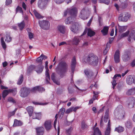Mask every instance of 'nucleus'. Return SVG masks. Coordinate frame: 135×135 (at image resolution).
<instances>
[{"label": "nucleus", "mask_w": 135, "mask_h": 135, "mask_svg": "<svg viewBox=\"0 0 135 135\" xmlns=\"http://www.w3.org/2000/svg\"><path fill=\"white\" fill-rule=\"evenodd\" d=\"M47 2V0H39L38 3V6L40 9H44L46 7Z\"/></svg>", "instance_id": "10"}, {"label": "nucleus", "mask_w": 135, "mask_h": 135, "mask_svg": "<svg viewBox=\"0 0 135 135\" xmlns=\"http://www.w3.org/2000/svg\"><path fill=\"white\" fill-rule=\"evenodd\" d=\"M38 86H36L33 88L31 90V92L33 93H35L37 91H38Z\"/></svg>", "instance_id": "51"}, {"label": "nucleus", "mask_w": 135, "mask_h": 135, "mask_svg": "<svg viewBox=\"0 0 135 135\" xmlns=\"http://www.w3.org/2000/svg\"><path fill=\"white\" fill-rule=\"evenodd\" d=\"M48 61H46L45 62V68L46 69L45 72L46 80L47 83H49L50 80V75L49 71L48 68Z\"/></svg>", "instance_id": "13"}, {"label": "nucleus", "mask_w": 135, "mask_h": 135, "mask_svg": "<svg viewBox=\"0 0 135 135\" xmlns=\"http://www.w3.org/2000/svg\"><path fill=\"white\" fill-rule=\"evenodd\" d=\"M73 111V108H72V107L70 108L67 109L66 111L65 112V113H69Z\"/></svg>", "instance_id": "55"}, {"label": "nucleus", "mask_w": 135, "mask_h": 135, "mask_svg": "<svg viewBox=\"0 0 135 135\" xmlns=\"http://www.w3.org/2000/svg\"><path fill=\"white\" fill-rule=\"evenodd\" d=\"M51 78L54 83L58 85L60 84V82L58 81H56L55 79V75L54 73H53L52 74L51 76Z\"/></svg>", "instance_id": "35"}, {"label": "nucleus", "mask_w": 135, "mask_h": 135, "mask_svg": "<svg viewBox=\"0 0 135 135\" xmlns=\"http://www.w3.org/2000/svg\"><path fill=\"white\" fill-rule=\"evenodd\" d=\"M76 63V58L75 57H74L71 60V71L73 72L74 71Z\"/></svg>", "instance_id": "18"}, {"label": "nucleus", "mask_w": 135, "mask_h": 135, "mask_svg": "<svg viewBox=\"0 0 135 135\" xmlns=\"http://www.w3.org/2000/svg\"><path fill=\"white\" fill-rule=\"evenodd\" d=\"M33 12L36 17L38 18H42L43 17L35 10L33 11Z\"/></svg>", "instance_id": "39"}, {"label": "nucleus", "mask_w": 135, "mask_h": 135, "mask_svg": "<svg viewBox=\"0 0 135 135\" xmlns=\"http://www.w3.org/2000/svg\"><path fill=\"white\" fill-rule=\"evenodd\" d=\"M73 130V128L71 127L66 129V133L67 135H70L71 133Z\"/></svg>", "instance_id": "43"}, {"label": "nucleus", "mask_w": 135, "mask_h": 135, "mask_svg": "<svg viewBox=\"0 0 135 135\" xmlns=\"http://www.w3.org/2000/svg\"><path fill=\"white\" fill-rule=\"evenodd\" d=\"M80 37L75 36L73 39V41L74 44L76 45L78 44L80 39Z\"/></svg>", "instance_id": "28"}, {"label": "nucleus", "mask_w": 135, "mask_h": 135, "mask_svg": "<svg viewBox=\"0 0 135 135\" xmlns=\"http://www.w3.org/2000/svg\"><path fill=\"white\" fill-rule=\"evenodd\" d=\"M44 68V66L41 65H39L36 67L34 65H32L30 67L29 69L32 70L35 69L37 73H40L42 71Z\"/></svg>", "instance_id": "9"}, {"label": "nucleus", "mask_w": 135, "mask_h": 135, "mask_svg": "<svg viewBox=\"0 0 135 135\" xmlns=\"http://www.w3.org/2000/svg\"><path fill=\"white\" fill-rule=\"evenodd\" d=\"M99 1L100 3H104L108 4L110 2V0H99Z\"/></svg>", "instance_id": "50"}, {"label": "nucleus", "mask_w": 135, "mask_h": 135, "mask_svg": "<svg viewBox=\"0 0 135 135\" xmlns=\"http://www.w3.org/2000/svg\"><path fill=\"white\" fill-rule=\"evenodd\" d=\"M126 126L128 128H131L132 126V123L130 120H128L126 123Z\"/></svg>", "instance_id": "44"}, {"label": "nucleus", "mask_w": 135, "mask_h": 135, "mask_svg": "<svg viewBox=\"0 0 135 135\" xmlns=\"http://www.w3.org/2000/svg\"><path fill=\"white\" fill-rule=\"evenodd\" d=\"M135 103V99L134 98L132 97L130 98L129 101L128 102V107L129 108L133 107Z\"/></svg>", "instance_id": "17"}, {"label": "nucleus", "mask_w": 135, "mask_h": 135, "mask_svg": "<svg viewBox=\"0 0 135 135\" xmlns=\"http://www.w3.org/2000/svg\"><path fill=\"white\" fill-rule=\"evenodd\" d=\"M44 126L47 130H49L51 127V122L50 121H46L44 123Z\"/></svg>", "instance_id": "22"}, {"label": "nucleus", "mask_w": 135, "mask_h": 135, "mask_svg": "<svg viewBox=\"0 0 135 135\" xmlns=\"http://www.w3.org/2000/svg\"><path fill=\"white\" fill-rule=\"evenodd\" d=\"M15 110H14L12 112H9L8 114V117H10L11 116L13 115L15 113Z\"/></svg>", "instance_id": "57"}, {"label": "nucleus", "mask_w": 135, "mask_h": 135, "mask_svg": "<svg viewBox=\"0 0 135 135\" xmlns=\"http://www.w3.org/2000/svg\"><path fill=\"white\" fill-rule=\"evenodd\" d=\"M57 29L59 32L63 34L65 33L66 30L65 26L61 25H59L57 27Z\"/></svg>", "instance_id": "19"}, {"label": "nucleus", "mask_w": 135, "mask_h": 135, "mask_svg": "<svg viewBox=\"0 0 135 135\" xmlns=\"http://www.w3.org/2000/svg\"><path fill=\"white\" fill-rule=\"evenodd\" d=\"M31 91L30 89L24 87L22 88L20 91V95L22 97H27Z\"/></svg>", "instance_id": "5"}, {"label": "nucleus", "mask_w": 135, "mask_h": 135, "mask_svg": "<svg viewBox=\"0 0 135 135\" xmlns=\"http://www.w3.org/2000/svg\"><path fill=\"white\" fill-rule=\"evenodd\" d=\"M93 130V135H102L101 132L98 128L96 127Z\"/></svg>", "instance_id": "29"}, {"label": "nucleus", "mask_w": 135, "mask_h": 135, "mask_svg": "<svg viewBox=\"0 0 135 135\" xmlns=\"http://www.w3.org/2000/svg\"><path fill=\"white\" fill-rule=\"evenodd\" d=\"M129 33V31H128L125 33H122L120 36L121 37H126L128 35Z\"/></svg>", "instance_id": "49"}, {"label": "nucleus", "mask_w": 135, "mask_h": 135, "mask_svg": "<svg viewBox=\"0 0 135 135\" xmlns=\"http://www.w3.org/2000/svg\"><path fill=\"white\" fill-rule=\"evenodd\" d=\"M122 59L123 61L127 62L129 59L130 56L128 55H125L123 56Z\"/></svg>", "instance_id": "37"}, {"label": "nucleus", "mask_w": 135, "mask_h": 135, "mask_svg": "<svg viewBox=\"0 0 135 135\" xmlns=\"http://www.w3.org/2000/svg\"><path fill=\"white\" fill-rule=\"evenodd\" d=\"M93 18V16H92V17L90 19V20L88 22V23L87 24V26H89L90 25V24L92 22V20Z\"/></svg>", "instance_id": "62"}, {"label": "nucleus", "mask_w": 135, "mask_h": 135, "mask_svg": "<svg viewBox=\"0 0 135 135\" xmlns=\"http://www.w3.org/2000/svg\"><path fill=\"white\" fill-rule=\"evenodd\" d=\"M69 13V11L68 10V9L65 11L64 13V16H66Z\"/></svg>", "instance_id": "64"}, {"label": "nucleus", "mask_w": 135, "mask_h": 135, "mask_svg": "<svg viewBox=\"0 0 135 135\" xmlns=\"http://www.w3.org/2000/svg\"><path fill=\"white\" fill-rule=\"evenodd\" d=\"M69 11V13L71 16H73L75 17L76 16L77 13V8L75 7H73L68 9Z\"/></svg>", "instance_id": "12"}, {"label": "nucleus", "mask_w": 135, "mask_h": 135, "mask_svg": "<svg viewBox=\"0 0 135 135\" xmlns=\"http://www.w3.org/2000/svg\"><path fill=\"white\" fill-rule=\"evenodd\" d=\"M84 73L88 78H90L93 75V73L89 70L86 69L85 70Z\"/></svg>", "instance_id": "25"}, {"label": "nucleus", "mask_w": 135, "mask_h": 135, "mask_svg": "<svg viewBox=\"0 0 135 135\" xmlns=\"http://www.w3.org/2000/svg\"><path fill=\"white\" fill-rule=\"evenodd\" d=\"M90 13V10L86 8H84L81 11L79 17L81 19L85 20L88 18Z\"/></svg>", "instance_id": "4"}, {"label": "nucleus", "mask_w": 135, "mask_h": 135, "mask_svg": "<svg viewBox=\"0 0 135 135\" xmlns=\"http://www.w3.org/2000/svg\"><path fill=\"white\" fill-rule=\"evenodd\" d=\"M10 92H12L14 94V95H15L17 93L16 89L15 88L13 89L4 90L3 92V98H4Z\"/></svg>", "instance_id": "11"}, {"label": "nucleus", "mask_w": 135, "mask_h": 135, "mask_svg": "<svg viewBox=\"0 0 135 135\" xmlns=\"http://www.w3.org/2000/svg\"><path fill=\"white\" fill-rule=\"evenodd\" d=\"M110 44L109 43H107V45H106V47L105 49H107L109 50V49L110 48Z\"/></svg>", "instance_id": "63"}, {"label": "nucleus", "mask_w": 135, "mask_h": 135, "mask_svg": "<svg viewBox=\"0 0 135 135\" xmlns=\"http://www.w3.org/2000/svg\"><path fill=\"white\" fill-rule=\"evenodd\" d=\"M109 28L107 27H104L101 30V32L104 35H105L107 34Z\"/></svg>", "instance_id": "31"}, {"label": "nucleus", "mask_w": 135, "mask_h": 135, "mask_svg": "<svg viewBox=\"0 0 135 135\" xmlns=\"http://www.w3.org/2000/svg\"><path fill=\"white\" fill-rule=\"evenodd\" d=\"M36 130L37 135H43L44 131V129L43 127L36 128Z\"/></svg>", "instance_id": "21"}, {"label": "nucleus", "mask_w": 135, "mask_h": 135, "mask_svg": "<svg viewBox=\"0 0 135 135\" xmlns=\"http://www.w3.org/2000/svg\"><path fill=\"white\" fill-rule=\"evenodd\" d=\"M110 121L109 120L108 123V126L105 133V135H110Z\"/></svg>", "instance_id": "24"}, {"label": "nucleus", "mask_w": 135, "mask_h": 135, "mask_svg": "<svg viewBox=\"0 0 135 135\" xmlns=\"http://www.w3.org/2000/svg\"><path fill=\"white\" fill-rule=\"evenodd\" d=\"M132 79V78L131 76H128L126 79L127 83L129 85L133 83Z\"/></svg>", "instance_id": "27"}, {"label": "nucleus", "mask_w": 135, "mask_h": 135, "mask_svg": "<svg viewBox=\"0 0 135 135\" xmlns=\"http://www.w3.org/2000/svg\"><path fill=\"white\" fill-rule=\"evenodd\" d=\"M130 65L132 67H134L135 66V59L133 60L130 64Z\"/></svg>", "instance_id": "56"}, {"label": "nucleus", "mask_w": 135, "mask_h": 135, "mask_svg": "<svg viewBox=\"0 0 135 135\" xmlns=\"http://www.w3.org/2000/svg\"><path fill=\"white\" fill-rule=\"evenodd\" d=\"M86 60L87 63L93 66H97L99 61L98 57L92 53L88 55L86 57Z\"/></svg>", "instance_id": "2"}, {"label": "nucleus", "mask_w": 135, "mask_h": 135, "mask_svg": "<svg viewBox=\"0 0 135 135\" xmlns=\"http://www.w3.org/2000/svg\"><path fill=\"white\" fill-rule=\"evenodd\" d=\"M127 0H119L121 2V4L120 6H119L117 4L115 3L114 6L116 9L118 11L120 10L121 8L124 9L126 8L128 5L127 2Z\"/></svg>", "instance_id": "7"}, {"label": "nucleus", "mask_w": 135, "mask_h": 135, "mask_svg": "<svg viewBox=\"0 0 135 135\" xmlns=\"http://www.w3.org/2000/svg\"><path fill=\"white\" fill-rule=\"evenodd\" d=\"M18 26L20 29L21 30H22L25 26L24 22L23 21H22L20 23H19L18 25Z\"/></svg>", "instance_id": "38"}, {"label": "nucleus", "mask_w": 135, "mask_h": 135, "mask_svg": "<svg viewBox=\"0 0 135 135\" xmlns=\"http://www.w3.org/2000/svg\"><path fill=\"white\" fill-rule=\"evenodd\" d=\"M18 12H19L20 13L22 14L23 13V12L22 8L21 7L18 6L16 8V12L17 13Z\"/></svg>", "instance_id": "47"}, {"label": "nucleus", "mask_w": 135, "mask_h": 135, "mask_svg": "<svg viewBox=\"0 0 135 135\" xmlns=\"http://www.w3.org/2000/svg\"><path fill=\"white\" fill-rule=\"evenodd\" d=\"M126 94L128 95H133L132 89H128L126 92Z\"/></svg>", "instance_id": "46"}, {"label": "nucleus", "mask_w": 135, "mask_h": 135, "mask_svg": "<svg viewBox=\"0 0 135 135\" xmlns=\"http://www.w3.org/2000/svg\"><path fill=\"white\" fill-rule=\"evenodd\" d=\"M129 15L127 13H122L120 15L118 19L119 21L126 22L129 19Z\"/></svg>", "instance_id": "8"}, {"label": "nucleus", "mask_w": 135, "mask_h": 135, "mask_svg": "<svg viewBox=\"0 0 135 135\" xmlns=\"http://www.w3.org/2000/svg\"><path fill=\"white\" fill-rule=\"evenodd\" d=\"M75 18H72L71 17H69L66 19L65 21V23L66 24H69L73 22L75 20Z\"/></svg>", "instance_id": "23"}, {"label": "nucleus", "mask_w": 135, "mask_h": 135, "mask_svg": "<svg viewBox=\"0 0 135 135\" xmlns=\"http://www.w3.org/2000/svg\"><path fill=\"white\" fill-rule=\"evenodd\" d=\"M29 37L30 39L33 38V34L32 33L29 32L28 33Z\"/></svg>", "instance_id": "59"}, {"label": "nucleus", "mask_w": 135, "mask_h": 135, "mask_svg": "<svg viewBox=\"0 0 135 135\" xmlns=\"http://www.w3.org/2000/svg\"><path fill=\"white\" fill-rule=\"evenodd\" d=\"M38 86V91H40V92H42L44 91L45 90V89L43 87H42L41 86Z\"/></svg>", "instance_id": "53"}, {"label": "nucleus", "mask_w": 135, "mask_h": 135, "mask_svg": "<svg viewBox=\"0 0 135 135\" xmlns=\"http://www.w3.org/2000/svg\"><path fill=\"white\" fill-rule=\"evenodd\" d=\"M79 27V25L77 23H73L71 27L70 30L74 33H76L78 30Z\"/></svg>", "instance_id": "14"}, {"label": "nucleus", "mask_w": 135, "mask_h": 135, "mask_svg": "<svg viewBox=\"0 0 135 135\" xmlns=\"http://www.w3.org/2000/svg\"><path fill=\"white\" fill-rule=\"evenodd\" d=\"M123 84L122 83L121 84H120V83H119L118 85V89L119 90H120L123 87Z\"/></svg>", "instance_id": "54"}, {"label": "nucleus", "mask_w": 135, "mask_h": 135, "mask_svg": "<svg viewBox=\"0 0 135 135\" xmlns=\"http://www.w3.org/2000/svg\"><path fill=\"white\" fill-rule=\"evenodd\" d=\"M109 110L107 109L106 112L105 113L104 117V121L105 123L107 122L108 120V117H109Z\"/></svg>", "instance_id": "34"}, {"label": "nucleus", "mask_w": 135, "mask_h": 135, "mask_svg": "<svg viewBox=\"0 0 135 135\" xmlns=\"http://www.w3.org/2000/svg\"><path fill=\"white\" fill-rule=\"evenodd\" d=\"M39 23L41 28L45 30H48L50 27V23L47 21L43 20L39 21Z\"/></svg>", "instance_id": "6"}, {"label": "nucleus", "mask_w": 135, "mask_h": 135, "mask_svg": "<svg viewBox=\"0 0 135 135\" xmlns=\"http://www.w3.org/2000/svg\"><path fill=\"white\" fill-rule=\"evenodd\" d=\"M11 37L9 34H7L5 39V41L7 42H9L11 41Z\"/></svg>", "instance_id": "42"}, {"label": "nucleus", "mask_w": 135, "mask_h": 135, "mask_svg": "<svg viewBox=\"0 0 135 135\" xmlns=\"http://www.w3.org/2000/svg\"><path fill=\"white\" fill-rule=\"evenodd\" d=\"M55 2L57 4L63 2L64 0H54Z\"/></svg>", "instance_id": "58"}, {"label": "nucleus", "mask_w": 135, "mask_h": 135, "mask_svg": "<svg viewBox=\"0 0 135 135\" xmlns=\"http://www.w3.org/2000/svg\"><path fill=\"white\" fill-rule=\"evenodd\" d=\"M58 66V68L56 71L60 76L62 77L67 71L68 65L65 61H62L59 63Z\"/></svg>", "instance_id": "1"}, {"label": "nucleus", "mask_w": 135, "mask_h": 135, "mask_svg": "<svg viewBox=\"0 0 135 135\" xmlns=\"http://www.w3.org/2000/svg\"><path fill=\"white\" fill-rule=\"evenodd\" d=\"M41 114L40 113H34L33 114V118L40 119L41 117Z\"/></svg>", "instance_id": "26"}, {"label": "nucleus", "mask_w": 135, "mask_h": 135, "mask_svg": "<svg viewBox=\"0 0 135 135\" xmlns=\"http://www.w3.org/2000/svg\"><path fill=\"white\" fill-rule=\"evenodd\" d=\"M95 32L90 28L88 29V35L90 37L93 36L95 34Z\"/></svg>", "instance_id": "33"}, {"label": "nucleus", "mask_w": 135, "mask_h": 135, "mask_svg": "<svg viewBox=\"0 0 135 135\" xmlns=\"http://www.w3.org/2000/svg\"><path fill=\"white\" fill-rule=\"evenodd\" d=\"M22 124V122L20 120H18L16 119L14 120L13 126H21Z\"/></svg>", "instance_id": "30"}, {"label": "nucleus", "mask_w": 135, "mask_h": 135, "mask_svg": "<svg viewBox=\"0 0 135 135\" xmlns=\"http://www.w3.org/2000/svg\"><path fill=\"white\" fill-rule=\"evenodd\" d=\"M124 130V128L121 126H119L118 127L116 128L115 129V131H117L119 133L123 131Z\"/></svg>", "instance_id": "40"}, {"label": "nucleus", "mask_w": 135, "mask_h": 135, "mask_svg": "<svg viewBox=\"0 0 135 135\" xmlns=\"http://www.w3.org/2000/svg\"><path fill=\"white\" fill-rule=\"evenodd\" d=\"M8 100L9 102H12L13 103H14L15 102V100L12 98L11 97H10L8 98Z\"/></svg>", "instance_id": "60"}, {"label": "nucleus", "mask_w": 135, "mask_h": 135, "mask_svg": "<svg viewBox=\"0 0 135 135\" xmlns=\"http://www.w3.org/2000/svg\"><path fill=\"white\" fill-rule=\"evenodd\" d=\"M1 45L3 48L4 49H5L6 47V44L4 41V39L3 37H2L1 38Z\"/></svg>", "instance_id": "41"}, {"label": "nucleus", "mask_w": 135, "mask_h": 135, "mask_svg": "<svg viewBox=\"0 0 135 135\" xmlns=\"http://www.w3.org/2000/svg\"><path fill=\"white\" fill-rule=\"evenodd\" d=\"M23 76L22 75H21L18 80L17 84L19 85L21 84L22 83L23 80Z\"/></svg>", "instance_id": "45"}, {"label": "nucleus", "mask_w": 135, "mask_h": 135, "mask_svg": "<svg viewBox=\"0 0 135 135\" xmlns=\"http://www.w3.org/2000/svg\"><path fill=\"white\" fill-rule=\"evenodd\" d=\"M121 105L117 107L114 111V115L115 117L119 119H122L124 116V112L122 109Z\"/></svg>", "instance_id": "3"}, {"label": "nucleus", "mask_w": 135, "mask_h": 135, "mask_svg": "<svg viewBox=\"0 0 135 135\" xmlns=\"http://www.w3.org/2000/svg\"><path fill=\"white\" fill-rule=\"evenodd\" d=\"M65 109L64 108H62L60 110L59 112L60 113V115L63 116L65 112Z\"/></svg>", "instance_id": "52"}, {"label": "nucleus", "mask_w": 135, "mask_h": 135, "mask_svg": "<svg viewBox=\"0 0 135 135\" xmlns=\"http://www.w3.org/2000/svg\"><path fill=\"white\" fill-rule=\"evenodd\" d=\"M128 41L131 42L132 40H135V30L131 31L128 38Z\"/></svg>", "instance_id": "16"}, {"label": "nucleus", "mask_w": 135, "mask_h": 135, "mask_svg": "<svg viewBox=\"0 0 135 135\" xmlns=\"http://www.w3.org/2000/svg\"><path fill=\"white\" fill-rule=\"evenodd\" d=\"M27 110L30 116H31L33 111V107L31 106H29L27 108Z\"/></svg>", "instance_id": "32"}, {"label": "nucleus", "mask_w": 135, "mask_h": 135, "mask_svg": "<svg viewBox=\"0 0 135 135\" xmlns=\"http://www.w3.org/2000/svg\"><path fill=\"white\" fill-rule=\"evenodd\" d=\"M121 77V75L120 74H116L115 75L113 78V80L111 82L113 85V88L114 89L115 86L116 85L117 83H116V80L119 79Z\"/></svg>", "instance_id": "15"}, {"label": "nucleus", "mask_w": 135, "mask_h": 135, "mask_svg": "<svg viewBox=\"0 0 135 135\" xmlns=\"http://www.w3.org/2000/svg\"><path fill=\"white\" fill-rule=\"evenodd\" d=\"M44 59V58L42 57V56H41V55L37 59V61L38 63H40L41 64L42 63V61Z\"/></svg>", "instance_id": "48"}, {"label": "nucleus", "mask_w": 135, "mask_h": 135, "mask_svg": "<svg viewBox=\"0 0 135 135\" xmlns=\"http://www.w3.org/2000/svg\"><path fill=\"white\" fill-rule=\"evenodd\" d=\"M114 59L116 63H118L120 61L119 59V51L117 50L116 51L114 56Z\"/></svg>", "instance_id": "20"}, {"label": "nucleus", "mask_w": 135, "mask_h": 135, "mask_svg": "<svg viewBox=\"0 0 135 135\" xmlns=\"http://www.w3.org/2000/svg\"><path fill=\"white\" fill-rule=\"evenodd\" d=\"M12 2V0H6V5H8L10 4Z\"/></svg>", "instance_id": "61"}, {"label": "nucleus", "mask_w": 135, "mask_h": 135, "mask_svg": "<svg viewBox=\"0 0 135 135\" xmlns=\"http://www.w3.org/2000/svg\"><path fill=\"white\" fill-rule=\"evenodd\" d=\"M127 26H119V31L120 32H122L125 31L127 29Z\"/></svg>", "instance_id": "36"}]
</instances>
